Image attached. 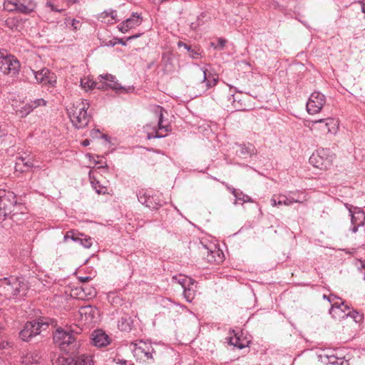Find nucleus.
Wrapping results in <instances>:
<instances>
[{"mask_svg":"<svg viewBox=\"0 0 365 365\" xmlns=\"http://www.w3.org/2000/svg\"><path fill=\"white\" fill-rule=\"evenodd\" d=\"M95 311H96V309L94 307H93L91 306H86V307H81V309H80V314L81 315H83V314H85V315L89 314L93 318Z\"/></svg>","mask_w":365,"mask_h":365,"instance_id":"obj_36","label":"nucleus"},{"mask_svg":"<svg viewBox=\"0 0 365 365\" xmlns=\"http://www.w3.org/2000/svg\"><path fill=\"white\" fill-rule=\"evenodd\" d=\"M78 235H81L83 236L82 234H79V233H76V232L74 230H70V231H68L66 235H64V242H66L68 239H71L74 242H78L79 240V237Z\"/></svg>","mask_w":365,"mask_h":365,"instance_id":"obj_33","label":"nucleus"},{"mask_svg":"<svg viewBox=\"0 0 365 365\" xmlns=\"http://www.w3.org/2000/svg\"><path fill=\"white\" fill-rule=\"evenodd\" d=\"M141 22L142 18L140 15L137 13H133L130 17L128 18L118 26V29L121 32L125 33L135 26L140 25Z\"/></svg>","mask_w":365,"mask_h":365,"instance_id":"obj_19","label":"nucleus"},{"mask_svg":"<svg viewBox=\"0 0 365 365\" xmlns=\"http://www.w3.org/2000/svg\"><path fill=\"white\" fill-rule=\"evenodd\" d=\"M272 205L273 206L275 205H290L294 202H298V200H294V199L289 198L285 195H279L277 197H273L271 200Z\"/></svg>","mask_w":365,"mask_h":365,"instance_id":"obj_26","label":"nucleus"},{"mask_svg":"<svg viewBox=\"0 0 365 365\" xmlns=\"http://www.w3.org/2000/svg\"><path fill=\"white\" fill-rule=\"evenodd\" d=\"M329 313L335 319L341 320L349 317V315H350V308L340 299V302L337 301L331 304Z\"/></svg>","mask_w":365,"mask_h":365,"instance_id":"obj_14","label":"nucleus"},{"mask_svg":"<svg viewBox=\"0 0 365 365\" xmlns=\"http://www.w3.org/2000/svg\"><path fill=\"white\" fill-rule=\"evenodd\" d=\"M183 294L186 300L191 302L195 297V291L189 286L183 289Z\"/></svg>","mask_w":365,"mask_h":365,"instance_id":"obj_34","label":"nucleus"},{"mask_svg":"<svg viewBox=\"0 0 365 365\" xmlns=\"http://www.w3.org/2000/svg\"><path fill=\"white\" fill-rule=\"evenodd\" d=\"M79 3V0H67L68 6H71L74 4Z\"/></svg>","mask_w":365,"mask_h":365,"instance_id":"obj_52","label":"nucleus"},{"mask_svg":"<svg viewBox=\"0 0 365 365\" xmlns=\"http://www.w3.org/2000/svg\"><path fill=\"white\" fill-rule=\"evenodd\" d=\"M203 82L206 83V89H209L215 86L218 81V76L216 74L207 73L206 69H202Z\"/></svg>","mask_w":365,"mask_h":365,"instance_id":"obj_25","label":"nucleus"},{"mask_svg":"<svg viewBox=\"0 0 365 365\" xmlns=\"http://www.w3.org/2000/svg\"><path fill=\"white\" fill-rule=\"evenodd\" d=\"M99 133H100V132L98 130H92L91 131V135L93 138H98Z\"/></svg>","mask_w":365,"mask_h":365,"instance_id":"obj_49","label":"nucleus"},{"mask_svg":"<svg viewBox=\"0 0 365 365\" xmlns=\"http://www.w3.org/2000/svg\"><path fill=\"white\" fill-rule=\"evenodd\" d=\"M349 317H351L356 323L360 322L362 319V315L355 311H350Z\"/></svg>","mask_w":365,"mask_h":365,"instance_id":"obj_41","label":"nucleus"},{"mask_svg":"<svg viewBox=\"0 0 365 365\" xmlns=\"http://www.w3.org/2000/svg\"><path fill=\"white\" fill-rule=\"evenodd\" d=\"M140 36V34H135V35H133V36H130L128 37V38H126V40H127V41H130V40H132V39H134V38H136L139 37Z\"/></svg>","mask_w":365,"mask_h":365,"instance_id":"obj_54","label":"nucleus"},{"mask_svg":"<svg viewBox=\"0 0 365 365\" xmlns=\"http://www.w3.org/2000/svg\"><path fill=\"white\" fill-rule=\"evenodd\" d=\"M323 298L327 299L331 304L335 302V299H338L336 296L331 294L329 296H327L326 294L323 295Z\"/></svg>","mask_w":365,"mask_h":365,"instance_id":"obj_44","label":"nucleus"},{"mask_svg":"<svg viewBox=\"0 0 365 365\" xmlns=\"http://www.w3.org/2000/svg\"><path fill=\"white\" fill-rule=\"evenodd\" d=\"M172 279L173 282L180 284L182 289L193 285L192 279L183 275L174 276Z\"/></svg>","mask_w":365,"mask_h":365,"instance_id":"obj_28","label":"nucleus"},{"mask_svg":"<svg viewBox=\"0 0 365 365\" xmlns=\"http://www.w3.org/2000/svg\"><path fill=\"white\" fill-rule=\"evenodd\" d=\"M227 189L232 192V194L235 196V195L237 193V191L235 188L229 186L228 185H226Z\"/></svg>","mask_w":365,"mask_h":365,"instance_id":"obj_47","label":"nucleus"},{"mask_svg":"<svg viewBox=\"0 0 365 365\" xmlns=\"http://www.w3.org/2000/svg\"><path fill=\"white\" fill-rule=\"evenodd\" d=\"M207 252V257L206 259L210 263H215L220 264L223 262L224 255L222 252H220V250H209L207 248H205Z\"/></svg>","mask_w":365,"mask_h":365,"instance_id":"obj_22","label":"nucleus"},{"mask_svg":"<svg viewBox=\"0 0 365 365\" xmlns=\"http://www.w3.org/2000/svg\"><path fill=\"white\" fill-rule=\"evenodd\" d=\"M197 55H199V53H198L197 51H194V50H191V51H190V56L192 58H196V56H197Z\"/></svg>","mask_w":365,"mask_h":365,"instance_id":"obj_53","label":"nucleus"},{"mask_svg":"<svg viewBox=\"0 0 365 365\" xmlns=\"http://www.w3.org/2000/svg\"><path fill=\"white\" fill-rule=\"evenodd\" d=\"M73 333L78 334V330H64L63 329H57L54 332L53 339L56 344L59 346L61 349H65V348L69 344H72L76 338Z\"/></svg>","mask_w":365,"mask_h":365,"instance_id":"obj_10","label":"nucleus"},{"mask_svg":"<svg viewBox=\"0 0 365 365\" xmlns=\"http://www.w3.org/2000/svg\"><path fill=\"white\" fill-rule=\"evenodd\" d=\"M46 101L43 98H38L34 101H31L29 104L26 105L24 108L25 114L27 115L30 112L33 110L34 108H36L40 106H45Z\"/></svg>","mask_w":365,"mask_h":365,"instance_id":"obj_29","label":"nucleus"},{"mask_svg":"<svg viewBox=\"0 0 365 365\" xmlns=\"http://www.w3.org/2000/svg\"><path fill=\"white\" fill-rule=\"evenodd\" d=\"M5 25L11 29H16L19 26V20L16 18H8L5 21Z\"/></svg>","mask_w":365,"mask_h":365,"instance_id":"obj_35","label":"nucleus"},{"mask_svg":"<svg viewBox=\"0 0 365 365\" xmlns=\"http://www.w3.org/2000/svg\"><path fill=\"white\" fill-rule=\"evenodd\" d=\"M34 0H5L4 7L10 12H18L29 14L36 9Z\"/></svg>","mask_w":365,"mask_h":365,"instance_id":"obj_6","label":"nucleus"},{"mask_svg":"<svg viewBox=\"0 0 365 365\" xmlns=\"http://www.w3.org/2000/svg\"><path fill=\"white\" fill-rule=\"evenodd\" d=\"M240 332L241 331L240 330H232V333L233 334V336H229L228 343L235 347L242 349L246 346V344L245 343V340H242L240 337Z\"/></svg>","mask_w":365,"mask_h":365,"instance_id":"obj_24","label":"nucleus"},{"mask_svg":"<svg viewBox=\"0 0 365 365\" xmlns=\"http://www.w3.org/2000/svg\"><path fill=\"white\" fill-rule=\"evenodd\" d=\"M236 152L238 155L244 157H252L257 153L255 146L252 143L239 144Z\"/></svg>","mask_w":365,"mask_h":365,"instance_id":"obj_21","label":"nucleus"},{"mask_svg":"<svg viewBox=\"0 0 365 365\" xmlns=\"http://www.w3.org/2000/svg\"><path fill=\"white\" fill-rule=\"evenodd\" d=\"M34 73L35 78L38 83L44 85H51L54 86L56 83V77L53 73L48 68H43L38 71H32Z\"/></svg>","mask_w":365,"mask_h":365,"instance_id":"obj_15","label":"nucleus"},{"mask_svg":"<svg viewBox=\"0 0 365 365\" xmlns=\"http://www.w3.org/2000/svg\"><path fill=\"white\" fill-rule=\"evenodd\" d=\"M335 159V154L328 148H319L309 158V163L320 170H329Z\"/></svg>","mask_w":365,"mask_h":365,"instance_id":"obj_4","label":"nucleus"},{"mask_svg":"<svg viewBox=\"0 0 365 365\" xmlns=\"http://www.w3.org/2000/svg\"><path fill=\"white\" fill-rule=\"evenodd\" d=\"M41 356L37 351H29L26 353L22 358V363L29 364H37L39 362Z\"/></svg>","mask_w":365,"mask_h":365,"instance_id":"obj_27","label":"nucleus"},{"mask_svg":"<svg viewBox=\"0 0 365 365\" xmlns=\"http://www.w3.org/2000/svg\"><path fill=\"white\" fill-rule=\"evenodd\" d=\"M13 198V192L0 190V222H3L9 214L14 211V210H11L12 207H16L15 204L11 201Z\"/></svg>","mask_w":365,"mask_h":365,"instance_id":"obj_11","label":"nucleus"},{"mask_svg":"<svg viewBox=\"0 0 365 365\" xmlns=\"http://www.w3.org/2000/svg\"><path fill=\"white\" fill-rule=\"evenodd\" d=\"M339 359L334 356H330L329 357V362L331 364H338L339 363Z\"/></svg>","mask_w":365,"mask_h":365,"instance_id":"obj_45","label":"nucleus"},{"mask_svg":"<svg viewBox=\"0 0 365 365\" xmlns=\"http://www.w3.org/2000/svg\"><path fill=\"white\" fill-rule=\"evenodd\" d=\"M46 6L49 8L51 9V11H55V12H62L63 11H64L65 9H63V8H58L57 7L56 5H54L51 1H48L46 4Z\"/></svg>","mask_w":365,"mask_h":365,"instance_id":"obj_40","label":"nucleus"},{"mask_svg":"<svg viewBox=\"0 0 365 365\" xmlns=\"http://www.w3.org/2000/svg\"><path fill=\"white\" fill-rule=\"evenodd\" d=\"M217 43L215 44L214 42L211 43V46L214 47L215 48H222L226 43V40L223 38H218L217 40Z\"/></svg>","mask_w":365,"mask_h":365,"instance_id":"obj_42","label":"nucleus"},{"mask_svg":"<svg viewBox=\"0 0 365 365\" xmlns=\"http://www.w3.org/2000/svg\"><path fill=\"white\" fill-rule=\"evenodd\" d=\"M148 128H149V125H146V126L145 127V129H146V130H147L148 129Z\"/></svg>","mask_w":365,"mask_h":365,"instance_id":"obj_58","label":"nucleus"},{"mask_svg":"<svg viewBox=\"0 0 365 365\" xmlns=\"http://www.w3.org/2000/svg\"><path fill=\"white\" fill-rule=\"evenodd\" d=\"M361 267H362L364 269H365V264H364V262H361Z\"/></svg>","mask_w":365,"mask_h":365,"instance_id":"obj_57","label":"nucleus"},{"mask_svg":"<svg viewBox=\"0 0 365 365\" xmlns=\"http://www.w3.org/2000/svg\"><path fill=\"white\" fill-rule=\"evenodd\" d=\"M20 62L13 55L0 52V71L6 75L14 76L20 69Z\"/></svg>","mask_w":365,"mask_h":365,"instance_id":"obj_7","label":"nucleus"},{"mask_svg":"<svg viewBox=\"0 0 365 365\" xmlns=\"http://www.w3.org/2000/svg\"><path fill=\"white\" fill-rule=\"evenodd\" d=\"M178 45V47L183 46L187 51H190V46L187 45L186 43L182 42V41H179Z\"/></svg>","mask_w":365,"mask_h":365,"instance_id":"obj_48","label":"nucleus"},{"mask_svg":"<svg viewBox=\"0 0 365 365\" xmlns=\"http://www.w3.org/2000/svg\"><path fill=\"white\" fill-rule=\"evenodd\" d=\"M130 349L132 350L134 356L142 359L145 357L146 359H153L155 351L150 342L142 340L131 342Z\"/></svg>","mask_w":365,"mask_h":365,"instance_id":"obj_8","label":"nucleus"},{"mask_svg":"<svg viewBox=\"0 0 365 365\" xmlns=\"http://www.w3.org/2000/svg\"><path fill=\"white\" fill-rule=\"evenodd\" d=\"M346 207L349 210L351 223L353 225L352 232H356L359 227L364 225L365 220V214L359 208L354 207L353 205L346 204Z\"/></svg>","mask_w":365,"mask_h":365,"instance_id":"obj_13","label":"nucleus"},{"mask_svg":"<svg viewBox=\"0 0 365 365\" xmlns=\"http://www.w3.org/2000/svg\"><path fill=\"white\" fill-rule=\"evenodd\" d=\"M91 183L98 194H106L107 192V187L100 185L98 182L94 183V182L91 181Z\"/></svg>","mask_w":365,"mask_h":365,"instance_id":"obj_38","label":"nucleus"},{"mask_svg":"<svg viewBox=\"0 0 365 365\" xmlns=\"http://www.w3.org/2000/svg\"><path fill=\"white\" fill-rule=\"evenodd\" d=\"M71 26H73L74 31H77V30L80 29V28L81 26V24L80 23L79 21L73 19H72Z\"/></svg>","mask_w":365,"mask_h":365,"instance_id":"obj_43","label":"nucleus"},{"mask_svg":"<svg viewBox=\"0 0 365 365\" xmlns=\"http://www.w3.org/2000/svg\"><path fill=\"white\" fill-rule=\"evenodd\" d=\"M100 85V83L98 81H93L88 78H84L81 80V86L85 90H89L92 88H97Z\"/></svg>","mask_w":365,"mask_h":365,"instance_id":"obj_30","label":"nucleus"},{"mask_svg":"<svg viewBox=\"0 0 365 365\" xmlns=\"http://www.w3.org/2000/svg\"><path fill=\"white\" fill-rule=\"evenodd\" d=\"M90 144V140L88 139H86L82 141L81 145L84 147L88 146Z\"/></svg>","mask_w":365,"mask_h":365,"instance_id":"obj_55","label":"nucleus"},{"mask_svg":"<svg viewBox=\"0 0 365 365\" xmlns=\"http://www.w3.org/2000/svg\"><path fill=\"white\" fill-rule=\"evenodd\" d=\"M61 365H93L91 355L81 354L71 358H63Z\"/></svg>","mask_w":365,"mask_h":365,"instance_id":"obj_16","label":"nucleus"},{"mask_svg":"<svg viewBox=\"0 0 365 365\" xmlns=\"http://www.w3.org/2000/svg\"><path fill=\"white\" fill-rule=\"evenodd\" d=\"M92 344L96 347H104L110 343V339L103 330L96 329L91 334Z\"/></svg>","mask_w":365,"mask_h":365,"instance_id":"obj_18","label":"nucleus"},{"mask_svg":"<svg viewBox=\"0 0 365 365\" xmlns=\"http://www.w3.org/2000/svg\"><path fill=\"white\" fill-rule=\"evenodd\" d=\"M27 285L18 277H9L0 280V292L6 299H11L24 294Z\"/></svg>","mask_w":365,"mask_h":365,"instance_id":"obj_2","label":"nucleus"},{"mask_svg":"<svg viewBox=\"0 0 365 365\" xmlns=\"http://www.w3.org/2000/svg\"><path fill=\"white\" fill-rule=\"evenodd\" d=\"M88 108L89 103L86 100H78L67 108L68 117L76 128L88 125L91 120V115L87 112Z\"/></svg>","mask_w":365,"mask_h":365,"instance_id":"obj_1","label":"nucleus"},{"mask_svg":"<svg viewBox=\"0 0 365 365\" xmlns=\"http://www.w3.org/2000/svg\"><path fill=\"white\" fill-rule=\"evenodd\" d=\"M325 102L324 95L317 91L312 93L307 103V112L309 114L318 113L323 108Z\"/></svg>","mask_w":365,"mask_h":365,"instance_id":"obj_12","label":"nucleus"},{"mask_svg":"<svg viewBox=\"0 0 365 365\" xmlns=\"http://www.w3.org/2000/svg\"><path fill=\"white\" fill-rule=\"evenodd\" d=\"M49 325L55 326V321L46 317L27 322L24 329L19 332V336L23 341H29L33 337L40 334L41 331L46 330Z\"/></svg>","mask_w":365,"mask_h":365,"instance_id":"obj_3","label":"nucleus"},{"mask_svg":"<svg viewBox=\"0 0 365 365\" xmlns=\"http://www.w3.org/2000/svg\"><path fill=\"white\" fill-rule=\"evenodd\" d=\"M337 365H349V363L348 360H346L344 358H339Z\"/></svg>","mask_w":365,"mask_h":365,"instance_id":"obj_46","label":"nucleus"},{"mask_svg":"<svg viewBox=\"0 0 365 365\" xmlns=\"http://www.w3.org/2000/svg\"><path fill=\"white\" fill-rule=\"evenodd\" d=\"M236 200L242 202V203L246 202H250L251 198L250 196L244 194L241 191H237V193L235 195Z\"/></svg>","mask_w":365,"mask_h":365,"instance_id":"obj_37","label":"nucleus"},{"mask_svg":"<svg viewBox=\"0 0 365 365\" xmlns=\"http://www.w3.org/2000/svg\"><path fill=\"white\" fill-rule=\"evenodd\" d=\"M85 248H90L92 245V241L91 237L88 238H79L78 242Z\"/></svg>","mask_w":365,"mask_h":365,"instance_id":"obj_39","label":"nucleus"},{"mask_svg":"<svg viewBox=\"0 0 365 365\" xmlns=\"http://www.w3.org/2000/svg\"><path fill=\"white\" fill-rule=\"evenodd\" d=\"M118 43L122 44L123 46H125V44H126L125 42L123 41V39H118Z\"/></svg>","mask_w":365,"mask_h":365,"instance_id":"obj_56","label":"nucleus"},{"mask_svg":"<svg viewBox=\"0 0 365 365\" xmlns=\"http://www.w3.org/2000/svg\"><path fill=\"white\" fill-rule=\"evenodd\" d=\"M337 121L331 118L311 121L309 128L311 130H319L322 134L334 133L337 130Z\"/></svg>","mask_w":365,"mask_h":365,"instance_id":"obj_9","label":"nucleus"},{"mask_svg":"<svg viewBox=\"0 0 365 365\" xmlns=\"http://www.w3.org/2000/svg\"><path fill=\"white\" fill-rule=\"evenodd\" d=\"M108 16L110 17V20L108 19V23L113 24V21H119V19H118L117 11L115 10H110V11H106L103 12L101 14L100 18H101L102 20H106V19Z\"/></svg>","mask_w":365,"mask_h":365,"instance_id":"obj_32","label":"nucleus"},{"mask_svg":"<svg viewBox=\"0 0 365 365\" xmlns=\"http://www.w3.org/2000/svg\"><path fill=\"white\" fill-rule=\"evenodd\" d=\"M118 363L122 365H134L133 362L126 360H119Z\"/></svg>","mask_w":365,"mask_h":365,"instance_id":"obj_50","label":"nucleus"},{"mask_svg":"<svg viewBox=\"0 0 365 365\" xmlns=\"http://www.w3.org/2000/svg\"><path fill=\"white\" fill-rule=\"evenodd\" d=\"M34 166L31 158L19 157L16 159L15 169L16 171L24 172Z\"/></svg>","mask_w":365,"mask_h":365,"instance_id":"obj_23","label":"nucleus"},{"mask_svg":"<svg viewBox=\"0 0 365 365\" xmlns=\"http://www.w3.org/2000/svg\"><path fill=\"white\" fill-rule=\"evenodd\" d=\"M11 201L14 202V203L16 205L15 208H11V210H14V211L11 212L10 214H9L7 217H11V219H14L20 213L23 214L22 210L24 208V205L22 204H18L16 200V196L14 194V198L11 200Z\"/></svg>","mask_w":365,"mask_h":365,"instance_id":"obj_31","label":"nucleus"},{"mask_svg":"<svg viewBox=\"0 0 365 365\" xmlns=\"http://www.w3.org/2000/svg\"><path fill=\"white\" fill-rule=\"evenodd\" d=\"M100 85L98 86V89H108L111 88L113 90L121 89L122 87L119 85L115 79V77L111 74H105L99 76Z\"/></svg>","mask_w":365,"mask_h":365,"instance_id":"obj_17","label":"nucleus"},{"mask_svg":"<svg viewBox=\"0 0 365 365\" xmlns=\"http://www.w3.org/2000/svg\"><path fill=\"white\" fill-rule=\"evenodd\" d=\"M91 278L90 277H79V280L82 282H88L91 279Z\"/></svg>","mask_w":365,"mask_h":365,"instance_id":"obj_51","label":"nucleus"},{"mask_svg":"<svg viewBox=\"0 0 365 365\" xmlns=\"http://www.w3.org/2000/svg\"><path fill=\"white\" fill-rule=\"evenodd\" d=\"M137 196L138 201L146 207L153 210L158 208V204L154 200L153 197L147 194L143 190H139L137 193Z\"/></svg>","mask_w":365,"mask_h":365,"instance_id":"obj_20","label":"nucleus"},{"mask_svg":"<svg viewBox=\"0 0 365 365\" xmlns=\"http://www.w3.org/2000/svg\"><path fill=\"white\" fill-rule=\"evenodd\" d=\"M165 111L164 108L160 106H155L153 109V112L156 115V117L158 118V129L156 127H153V133L148 132L147 133V139L150 140L152 138H164L167 135V133L171 130L170 125L167 123H164V117L163 112Z\"/></svg>","mask_w":365,"mask_h":365,"instance_id":"obj_5","label":"nucleus"}]
</instances>
